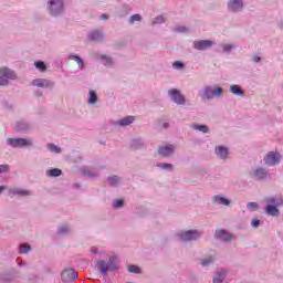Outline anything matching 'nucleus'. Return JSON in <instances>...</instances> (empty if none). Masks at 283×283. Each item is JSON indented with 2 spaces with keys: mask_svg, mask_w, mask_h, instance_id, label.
Masks as SVG:
<instances>
[{
  "mask_svg": "<svg viewBox=\"0 0 283 283\" xmlns=\"http://www.w3.org/2000/svg\"><path fill=\"white\" fill-rule=\"evenodd\" d=\"M3 107H6V109H12V104L3 102Z\"/></svg>",
  "mask_w": 283,
  "mask_h": 283,
  "instance_id": "obj_51",
  "label": "nucleus"
},
{
  "mask_svg": "<svg viewBox=\"0 0 283 283\" xmlns=\"http://www.w3.org/2000/svg\"><path fill=\"white\" fill-rule=\"evenodd\" d=\"M3 191H6V186H0V195L3 193Z\"/></svg>",
  "mask_w": 283,
  "mask_h": 283,
  "instance_id": "obj_57",
  "label": "nucleus"
},
{
  "mask_svg": "<svg viewBox=\"0 0 283 283\" xmlns=\"http://www.w3.org/2000/svg\"><path fill=\"white\" fill-rule=\"evenodd\" d=\"M96 266L98 271L102 273V275H106L107 271H111V272L118 271V256L113 255L108 258L107 262H105V260H99L96 263Z\"/></svg>",
  "mask_w": 283,
  "mask_h": 283,
  "instance_id": "obj_1",
  "label": "nucleus"
},
{
  "mask_svg": "<svg viewBox=\"0 0 283 283\" xmlns=\"http://www.w3.org/2000/svg\"><path fill=\"white\" fill-rule=\"evenodd\" d=\"M175 151L176 148L171 144L166 146H159L158 148V155L161 156L163 158H169V156H174Z\"/></svg>",
  "mask_w": 283,
  "mask_h": 283,
  "instance_id": "obj_14",
  "label": "nucleus"
},
{
  "mask_svg": "<svg viewBox=\"0 0 283 283\" xmlns=\"http://www.w3.org/2000/svg\"><path fill=\"white\" fill-rule=\"evenodd\" d=\"M172 67L175 70H182V67H185V63L180 62V61H176L172 63Z\"/></svg>",
  "mask_w": 283,
  "mask_h": 283,
  "instance_id": "obj_43",
  "label": "nucleus"
},
{
  "mask_svg": "<svg viewBox=\"0 0 283 283\" xmlns=\"http://www.w3.org/2000/svg\"><path fill=\"white\" fill-rule=\"evenodd\" d=\"M251 227H253V229H258L260 227V219L252 220Z\"/></svg>",
  "mask_w": 283,
  "mask_h": 283,
  "instance_id": "obj_47",
  "label": "nucleus"
},
{
  "mask_svg": "<svg viewBox=\"0 0 283 283\" xmlns=\"http://www.w3.org/2000/svg\"><path fill=\"white\" fill-rule=\"evenodd\" d=\"M134 120H136V117L128 115L119 120L112 122V125H114V127H129Z\"/></svg>",
  "mask_w": 283,
  "mask_h": 283,
  "instance_id": "obj_16",
  "label": "nucleus"
},
{
  "mask_svg": "<svg viewBox=\"0 0 283 283\" xmlns=\"http://www.w3.org/2000/svg\"><path fill=\"white\" fill-rule=\"evenodd\" d=\"M282 160V155L280 153L270 151L264 158L263 161L269 167H275V165H280V161Z\"/></svg>",
  "mask_w": 283,
  "mask_h": 283,
  "instance_id": "obj_10",
  "label": "nucleus"
},
{
  "mask_svg": "<svg viewBox=\"0 0 283 283\" xmlns=\"http://www.w3.org/2000/svg\"><path fill=\"white\" fill-rule=\"evenodd\" d=\"M205 174H207V168L201 167V175L205 176Z\"/></svg>",
  "mask_w": 283,
  "mask_h": 283,
  "instance_id": "obj_55",
  "label": "nucleus"
},
{
  "mask_svg": "<svg viewBox=\"0 0 283 283\" xmlns=\"http://www.w3.org/2000/svg\"><path fill=\"white\" fill-rule=\"evenodd\" d=\"M78 277V273L74 269H67L62 272V281L63 282H72Z\"/></svg>",
  "mask_w": 283,
  "mask_h": 283,
  "instance_id": "obj_18",
  "label": "nucleus"
},
{
  "mask_svg": "<svg viewBox=\"0 0 283 283\" xmlns=\"http://www.w3.org/2000/svg\"><path fill=\"white\" fill-rule=\"evenodd\" d=\"M101 19H102L103 21H105V20L109 19V17L104 13V14L101 15Z\"/></svg>",
  "mask_w": 283,
  "mask_h": 283,
  "instance_id": "obj_54",
  "label": "nucleus"
},
{
  "mask_svg": "<svg viewBox=\"0 0 283 283\" xmlns=\"http://www.w3.org/2000/svg\"><path fill=\"white\" fill-rule=\"evenodd\" d=\"M30 249H20V254L29 253Z\"/></svg>",
  "mask_w": 283,
  "mask_h": 283,
  "instance_id": "obj_53",
  "label": "nucleus"
},
{
  "mask_svg": "<svg viewBox=\"0 0 283 283\" xmlns=\"http://www.w3.org/2000/svg\"><path fill=\"white\" fill-rule=\"evenodd\" d=\"M96 61H101L103 65H106L107 67H112L114 65V60H112L111 56L105 55L103 53H96L95 54Z\"/></svg>",
  "mask_w": 283,
  "mask_h": 283,
  "instance_id": "obj_21",
  "label": "nucleus"
},
{
  "mask_svg": "<svg viewBox=\"0 0 283 283\" xmlns=\"http://www.w3.org/2000/svg\"><path fill=\"white\" fill-rule=\"evenodd\" d=\"M176 238L180 242H198V240L202 238V231L200 230L179 231L177 232Z\"/></svg>",
  "mask_w": 283,
  "mask_h": 283,
  "instance_id": "obj_2",
  "label": "nucleus"
},
{
  "mask_svg": "<svg viewBox=\"0 0 283 283\" xmlns=\"http://www.w3.org/2000/svg\"><path fill=\"white\" fill-rule=\"evenodd\" d=\"M36 96H43V93L41 91H36Z\"/></svg>",
  "mask_w": 283,
  "mask_h": 283,
  "instance_id": "obj_58",
  "label": "nucleus"
},
{
  "mask_svg": "<svg viewBox=\"0 0 283 283\" xmlns=\"http://www.w3.org/2000/svg\"><path fill=\"white\" fill-rule=\"evenodd\" d=\"M120 182H123V178L122 177H118L116 175L114 176H111L107 178V184L111 186V187H118V185H120Z\"/></svg>",
  "mask_w": 283,
  "mask_h": 283,
  "instance_id": "obj_26",
  "label": "nucleus"
},
{
  "mask_svg": "<svg viewBox=\"0 0 283 283\" xmlns=\"http://www.w3.org/2000/svg\"><path fill=\"white\" fill-rule=\"evenodd\" d=\"M232 50H235V45L233 44H221V48L216 49V52H223L229 54Z\"/></svg>",
  "mask_w": 283,
  "mask_h": 283,
  "instance_id": "obj_30",
  "label": "nucleus"
},
{
  "mask_svg": "<svg viewBox=\"0 0 283 283\" xmlns=\"http://www.w3.org/2000/svg\"><path fill=\"white\" fill-rule=\"evenodd\" d=\"M224 94V90L220 86L213 88L211 85H207L202 90V98L207 101H213V98H218Z\"/></svg>",
  "mask_w": 283,
  "mask_h": 283,
  "instance_id": "obj_5",
  "label": "nucleus"
},
{
  "mask_svg": "<svg viewBox=\"0 0 283 283\" xmlns=\"http://www.w3.org/2000/svg\"><path fill=\"white\" fill-rule=\"evenodd\" d=\"M75 63H77L78 70L85 69V61H83L81 57Z\"/></svg>",
  "mask_w": 283,
  "mask_h": 283,
  "instance_id": "obj_45",
  "label": "nucleus"
},
{
  "mask_svg": "<svg viewBox=\"0 0 283 283\" xmlns=\"http://www.w3.org/2000/svg\"><path fill=\"white\" fill-rule=\"evenodd\" d=\"M81 172L85 176V178H96L97 176L96 172L85 168H82Z\"/></svg>",
  "mask_w": 283,
  "mask_h": 283,
  "instance_id": "obj_35",
  "label": "nucleus"
},
{
  "mask_svg": "<svg viewBox=\"0 0 283 283\" xmlns=\"http://www.w3.org/2000/svg\"><path fill=\"white\" fill-rule=\"evenodd\" d=\"M214 239L220 242H231V240H233V234L226 229H217L214 231Z\"/></svg>",
  "mask_w": 283,
  "mask_h": 283,
  "instance_id": "obj_11",
  "label": "nucleus"
},
{
  "mask_svg": "<svg viewBox=\"0 0 283 283\" xmlns=\"http://www.w3.org/2000/svg\"><path fill=\"white\" fill-rule=\"evenodd\" d=\"M34 65L36 70H40V72H45V70H48V65H45V62L43 61H36L34 62Z\"/></svg>",
  "mask_w": 283,
  "mask_h": 283,
  "instance_id": "obj_36",
  "label": "nucleus"
},
{
  "mask_svg": "<svg viewBox=\"0 0 283 283\" xmlns=\"http://www.w3.org/2000/svg\"><path fill=\"white\" fill-rule=\"evenodd\" d=\"M9 196H19V198H28L32 196V191L23 188H12L9 189Z\"/></svg>",
  "mask_w": 283,
  "mask_h": 283,
  "instance_id": "obj_17",
  "label": "nucleus"
},
{
  "mask_svg": "<svg viewBox=\"0 0 283 283\" xmlns=\"http://www.w3.org/2000/svg\"><path fill=\"white\" fill-rule=\"evenodd\" d=\"M253 178H255V180H266V178H269V170L262 167H256L253 170Z\"/></svg>",
  "mask_w": 283,
  "mask_h": 283,
  "instance_id": "obj_20",
  "label": "nucleus"
},
{
  "mask_svg": "<svg viewBox=\"0 0 283 283\" xmlns=\"http://www.w3.org/2000/svg\"><path fill=\"white\" fill-rule=\"evenodd\" d=\"M87 36L90 41H103V39H105V33L101 30H94L91 31Z\"/></svg>",
  "mask_w": 283,
  "mask_h": 283,
  "instance_id": "obj_22",
  "label": "nucleus"
},
{
  "mask_svg": "<svg viewBox=\"0 0 283 283\" xmlns=\"http://www.w3.org/2000/svg\"><path fill=\"white\" fill-rule=\"evenodd\" d=\"M129 273H140V268L137 265H128Z\"/></svg>",
  "mask_w": 283,
  "mask_h": 283,
  "instance_id": "obj_44",
  "label": "nucleus"
},
{
  "mask_svg": "<svg viewBox=\"0 0 283 283\" xmlns=\"http://www.w3.org/2000/svg\"><path fill=\"white\" fill-rule=\"evenodd\" d=\"M7 145L8 147H12L13 149H19L22 147H32V145H34V142L31 138L15 137L8 138Z\"/></svg>",
  "mask_w": 283,
  "mask_h": 283,
  "instance_id": "obj_6",
  "label": "nucleus"
},
{
  "mask_svg": "<svg viewBox=\"0 0 283 283\" xmlns=\"http://www.w3.org/2000/svg\"><path fill=\"white\" fill-rule=\"evenodd\" d=\"M124 205H125V201L123 199H116L113 201V209H122Z\"/></svg>",
  "mask_w": 283,
  "mask_h": 283,
  "instance_id": "obj_38",
  "label": "nucleus"
},
{
  "mask_svg": "<svg viewBox=\"0 0 283 283\" xmlns=\"http://www.w3.org/2000/svg\"><path fill=\"white\" fill-rule=\"evenodd\" d=\"M248 211H258L260 209V205L258 202L250 201L247 203Z\"/></svg>",
  "mask_w": 283,
  "mask_h": 283,
  "instance_id": "obj_37",
  "label": "nucleus"
},
{
  "mask_svg": "<svg viewBox=\"0 0 283 283\" xmlns=\"http://www.w3.org/2000/svg\"><path fill=\"white\" fill-rule=\"evenodd\" d=\"M214 154L219 160H227V158H229V148L226 146H217Z\"/></svg>",
  "mask_w": 283,
  "mask_h": 283,
  "instance_id": "obj_19",
  "label": "nucleus"
},
{
  "mask_svg": "<svg viewBox=\"0 0 283 283\" xmlns=\"http://www.w3.org/2000/svg\"><path fill=\"white\" fill-rule=\"evenodd\" d=\"M175 32H179L180 34H185V33L189 32V28H187L185 25H179L175 29Z\"/></svg>",
  "mask_w": 283,
  "mask_h": 283,
  "instance_id": "obj_42",
  "label": "nucleus"
},
{
  "mask_svg": "<svg viewBox=\"0 0 283 283\" xmlns=\"http://www.w3.org/2000/svg\"><path fill=\"white\" fill-rule=\"evenodd\" d=\"M168 96L175 105H186L187 103V98H185V95H181L178 88H170L168 91Z\"/></svg>",
  "mask_w": 283,
  "mask_h": 283,
  "instance_id": "obj_8",
  "label": "nucleus"
},
{
  "mask_svg": "<svg viewBox=\"0 0 283 283\" xmlns=\"http://www.w3.org/2000/svg\"><path fill=\"white\" fill-rule=\"evenodd\" d=\"M210 264H213V258L212 256H209V258L203 259L201 261V266H209Z\"/></svg>",
  "mask_w": 283,
  "mask_h": 283,
  "instance_id": "obj_41",
  "label": "nucleus"
},
{
  "mask_svg": "<svg viewBox=\"0 0 283 283\" xmlns=\"http://www.w3.org/2000/svg\"><path fill=\"white\" fill-rule=\"evenodd\" d=\"M17 73L9 67L0 69V87H8L10 81H15Z\"/></svg>",
  "mask_w": 283,
  "mask_h": 283,
  "instance_id": "obj_4",
  "label": "nucleus"
},
{
  "mask_svg": "<svg viewBox=\"0 0 283 283\" xmlns=\"http://www.w3.org/2000/svg\"><path fill=\"white\" fill-rule=\"evenodd\" d=\"M157 169H160L161 171H174V166L171 164L167 163H159L156 165Z\"/></svg>",
  "mask_w": 283,
  "mask_h": 283,
  "instance_id": "obj_31",
  "label": "nucleus"
},
{
  "mask_svg": "<svg viewBox=\"0 0 283 283\" xmlns=\"http://www.w3.org/2000/svg\"><path fill=\"white\" fill-rule=\"evenodd\" d=\"M165 23V17L163 15H158L155 18V20L153 21V25H160Z\"/></svg>",
  "mask_w": 283,
  "mask_h": 283,
  "instance_id": "obj_40",
  "label": "nucleus"
},
{
  "mask_svg": "<svg viewBox=\"0 0 283 283\" xmlns=\"http://www.w3.org/2000/svg\"><path fill=\"white\" fill-rule=\"evenodd\" d=\"M14 129L15 132L22 133L30 132V129H32V124L28 119H20L15 123Z\"/></svg>",
  "mask_w": 283,
  "mask_h": 283,
  "instance_id": "obj_15",
  "label": "nucleus"
},
{
  "mask_svg": "<svg viewBox=\"0 0 283 283\" xmlns=\"http://www.w3.org/2000/svg\"><path fill=\"white\" fill-rule=\"evenodd\" d=\"M252 61H253L254 63H260V61H262V57H261L260 55H253V56H252Z\"/></svg>",
  "mask_w": 283,
  "mask_h": 283,
  "instance_id": "obj_49",
  "label": "nucleus"
},
{
  "mask_svg": "<svg viewBox=\"0 0 283 283\" xmlns=\"http://www.w3.org/2000/svg\"><path fill=\"white\" fill-rule=\"evenodd\" d=\"M231 94H234V96H244V91L242 87L238 84H233L230 86Z\"/></svg>",
  "mask_w": 283,
  "mask_h": 283,
  "instance_id": "obj_27",
  "label": "nucleus"
},
{
  "mask_svg": "<svg viewBox=\"0 0 283 283\" xmlns=\"http://www.w3.org/2000/svg\"><path fill=\"white\" fill-rule=\"evenodd\" d=\"M56 233L57 235L64 238L65 235H70V233H72V228L70 227V224L63 223L57 227Z\"/></svg>",
  "mask_w": 283,
  "mask_h": 283,
  "instance_id": "obj_24",
  "label": "nucleus"
},
{
  "mask_svg": "<svg viewBox=\"0 0 283 283\" xmlns=\"http://www.w3.org/2000/svg\"><path fill=\"white\" fill-rule=\"evenodd\" d=\"M213 45V41L211 40H197L192 43L193 50H199V52H205V50H209Z\"/></svg>",
  "mask_w": 283,
  "mask_h": 283,
  "instance_id": "obj_12",
  "label": "nucleus"
},
{
  "mask_svg": "<svg viewBox=\"0 0 283 283\" xmlns=\"http://www.w3.org/2000/svg\"><path fill=\"white\" fill-rule=\"evenodd\" d=\"M130 147L132 149H143L145 147V139L140 137L132 139Z\"/></svg>",
  "mask_w": 283,
  "mask_h": 283,
  "instance_id": "obj_25",
  "label": "nucleus"
},
{
  "mask_svg": "<svg viewBox=\"0 0 283 283\" xmlns=\"http://www.w3.org/2000/svg\"><path fill=\"white\" fill-rule=\"evenodd\" d=\"M9 169L8 165H0V174H6Z\"/></svg>",
  "mask_w": 283,
  "mask_h": 283,
  "instance_id": "obj_48",
  "label": "nucleus"
},
{
  "mask_svg": "<svg viewBox=\"0 0 283 283\" xmlns=\"http://www.w3.org/2000/svg\"><path fill=\"white\" fill-rule=\"evenodd\" d=\"M91 253H92V255H97L98 254V250L94 249V250L91 251Z\"/></svg>",
  "mask_w": 283,
  "mask_h": 283,
  "instance_id": "obj_56",
  "label": "nucleus"
},
{
  "mask_svg": "<svg viewBox=\"0 0 283 283\" xmlns=\"http://www.w3.org/2000/svg\"><path fill=\"white\" fill-rule=\"evenodd\" d=\"M19 249H32V245L28 243H20Z\"/></svg>",
  "mask_w": 283,
  "mask_h": 283,
  "instance_id": "obj_50",
  "label": "nucleus"
},
{
  "mask_svg": "<svg viewBox=\"0 0 283 283\" xmlns=\"http://www.w3.org/2000/svg\"><path fill=\"white\" fill-rule=\"evenodd\" d=\"M212 202L214 205H222L223 207H229V205H231V200L227 199L226 197H222V195L213 196Z\"/></svg>",
  "mask_w": 283,
  "mask_h": 283,
  "instance_id": "obj_23",
  "label": "nucleus"
},
{
  "mask_svg": "<svg viewBox=\"0 0 283 283\" xmlns=\"http://www.w3.org/2000/svg\"><path fill=\"white\" fill-rule=\"evenodd\" d=\"M62 174L63 170L59 168H52L46 170V176H49V178H59V176H61Z\"/></svg>",
  "mask_w": 283,
  "mask_h": 283,
  "instance_id": "obj_29",
  "label": "nucleus"
},
{
  "mask_svg": "<svg viewBox=\"0 0 283 283\" xmlns=\"http://www.w3.org/2000/svg\"><path fill=\"white\" fill-rule=\"evenodd\" d=\"M224 277H227V271L218 272L216 277H213V283H222L224 282Z\"/></svg>",
  "mask_w": 283,
  "mask_h": 283,
  "instance_id": "obj_32",
  "label": "nucleus"
},
{
  "mask_svg": "<svg viewBox=\"0 0 283 283\" xmlns=\"http://www.w3.org/2000/svg\"><path fill=\"white\" fill-rule=\"evenodd\" d=\"M64 6L65 3L63 0H49L48 10L51 17H59V14H62Z\"/></svg>",
  "mask_w": 283,
  "mask_h": 283,
  "instance_id": "obj_7",
  "label": "nucleus"
},
{
  "mask_svg": "<svg viewBox=\"0 0 283 283\" xmlns=\"http://www.w3.org/2000/svg\"><path fill=\"white\" fill-rule=\"evenodd\" d=\"M136 21H143V17H140V14H138V13L133 14L129 18L128 23L134 24V23H136Z\"/></svg>",
  "mask_w": 283,
  "mask_h": 283,
  "instance_id": "obj_39",
  "label": "nucleus"
},
{
  "mask_svg": "<svg viewBox=\"0 0 283 283\" xmlns=\"http://www.w3.org/2000/svg\"><path fill=\"white\" fill-rule=\"evenodd\" d=\"M33 87H42L44 90H52L54 87V82L45 78H35L31 82Z\"/></svg>",
  "mask_w": 283,
  "mask_h": 283,
  "instance_id": "obj_13",
  "label": "nucleus"
},
{
  "mask_svg": "<svg viewBox=\"0 0 283 283\" xmlns=\"http://www.w3.org/2000/svg\"><path fill=\"white\" fill-rule=\"evenodd\" d=\"M46 148L49 149V151H51V154H61L62 151L61 147L54 144H46Z\"/></svg>",
  "mask_w": 283,
  "mask_h": 283,
  "instance_id": "obj_34",
  "label": "nucleus"
},
{
  "mask_svg": "<svg viewBox=\"0 0 283 283\" xmlns=\"http://www.w3.org/2000/svg\"><path fill=\"white\" fill-rule=\"evenodd\" d=\"M161 127H163V129H168V128H169V123L164 122V123L161 124Z\"/></svg>",
  "mask_w": 283,
  "mask_h": 283,
  "instance_id": "obj_52",
  "label": "nucleus"
},
{
  "mask_svg": "<svg viewBox=\"0 0 283 283\" xmlns=\"http://www.w3.org/2000/svg\"><path fill=\"white\" fill-rule=\"evenodd\" d=\"M227 10L232 14H238L244 10V0H228Z\"/></svg>",
  "mask_w": 283,
  "mask_h": 283,
  "instance_id": "obj_9",
  "label": "nucleus"
},
{
  "mask_svg": "<svg viewBox=\"0 0 283 283\" xmlns=\"http://www.w3.org/2000/svg\"><path fill=\"white\" fill-rule=\"evenodd\" d=\"M192 129H196L197 132H202V134H209V127H207V125L195 124L192 125Z\"/></svg>",
  "mask_w": 283,
  "mask_h": 283,
  "instance_id": "obj_33",
  "label": "nucleus"
},
{
  "mask_svg": "<svg viewBox=\"0 0 283 283\" xmlns=\"http://www.w3.org/2000/svg\"><path fill=\"white\" fill-rule=\"evenodd\" d=\"M78 59H81V56H78L74 53L69 54V60L70 61H75V63H76Z\"/></svg>",
  "mask_w": 283,
  "mask_h": 283,
  "instance_id": "obj_46",
  "label": "nucleus"
},
{
  "mask_svg": "<svg viewBox=\"0 0 283 283\" xmlns=\"http://www.w3.org/2000/svg\"><path fill=\"white\" fill-rule=\"evenodd\" d=\"M88 105H96L98 103V95L96 94V91H90L88 92V99H87Z\"/></svg>",
  "mask_w": 283,
  "mask_h": 283,
  "instance_id": "obj_28",
  "label": "nucleus"
},
{
  "mask_svg": "<svg viewBox=\"0 0 283 283\" xmlns=\"http://www.w3.org/2000/svg\"><path fill=\"white\" fill-rule=\"evenodd\" d=\"M266 202L268 205L265 207V213L272 217L280 216V209H277V207H282L283 199L282 198L277 199L275 197H272V198H268Z\"/></svg>",
  "mask_w": 283,
  "mask_h": 283,
  "instance_id": "obj_3",
  "label": "nucleus"
}]
</instances>
